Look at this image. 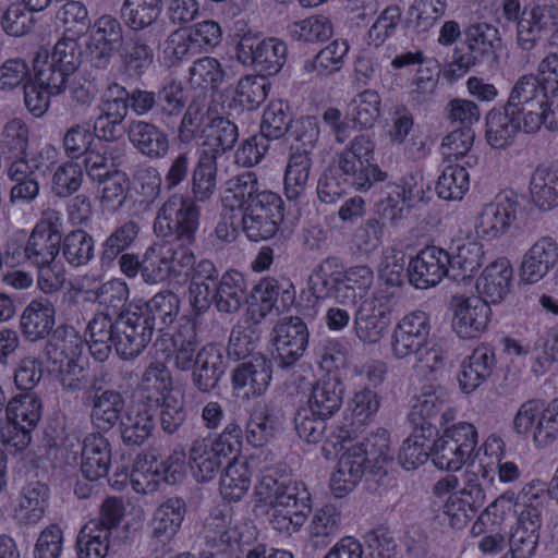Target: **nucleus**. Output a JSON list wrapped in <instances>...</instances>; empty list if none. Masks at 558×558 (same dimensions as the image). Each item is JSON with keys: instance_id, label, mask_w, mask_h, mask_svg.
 Wrapping results in <instances>:
<instances>
[{"instance_id": "11", "label": "nucleus", "mask_w": 558, "mask_h": 558, "mask_svg": "<svg viewBox=\"0 0 558 558\" xmlns=\"http://www.w3.org/2000/svg\"><path fill=\"white\" fill-rule=\"evenodd\" d=\"M310 332L306 324L298 316L284 317L272 329V357L280 368L292 367L308 345Z\"/></svg>"}, {"instance_id": "37", "label": "nucleus", "mask_w": 558, "mask_h": 558, "mask_svg": "<svg viewBox=\"0 0 558 558\" xmlns=\"http://www.w3.org/2000/svg\"><path fill=\"white\" fill-rule=\"evenodd\" d=\"M211 117L206 93L197 95L183 111L177 133L179 143L190 145L196 140L204 142L207 133L205 128Z\"/></svg>"}, {"instance_id": "33", "label": "nucleus", "mask_w": 558, "mask_h": 558, "mask_svg": "<svg viewBox=\"0 0 558 558\" xmlns=\"http://www.w3.org/2000/svg\"><path fill=\"white\" fill-rule=\"evenodd\" d=\"M111 464V447L109 440L100 433H92L83 440L82 474L88 481H97L106 476Z\"/></svg>"}, {"instance_id": "49", "label": "nucleus", "mask_w": 558, "mask_h": 558, "mask_svg": "<svg viewBox=\"0 0 558 558\" xmlns=\"http://www.w3.org/2000/svg\"><path fill=\"white\" fill-rule=\"evenodd\" d=\"M366 468L368 464L350 447L339 459L338 469L331 476L332 494L341 498L350 493L361 481Z\"/></svg>"}, {"instance_id": "21", "label": "nucleus", "mask_w": 558, "mask_h": 558, "mask_svg": "<svg viewBox=\"0 0 558 558\" xmlns=\"http://www.w3.org/2000/svg\"><path fill=\"white\" fill-rule=\"evenodd\" d=\"M247 283L244 276L238 270H228L222 274L219 283L208 295L207 305L204 308H195L196 315H203L211 305L218 313L232 315L240 311L247 300Z\"/></svg>"}, {"instance_id": "64", "label": "nucleus", "mask_w": 558, "mask_h": 558, "mask_svg": "<svg viewBox=\"0 0 558 558\" xmlns=\"http://www.w3.org/2000/svg\"><path fill=\"white\" fill-rule=\"evenodd\" d=\"M110 536L106 530H97L95 523H86L76 537L77 558H106Z\"/></svg>"}, {"instance_id": "56", "label": "nucleus", "mask_w": 558, "mask_h": 558, "mask_svg": "<svg viewBox=\"0 0 558 558\" xmlns=\"http://www.w3.org/2000/svg\"><path fill=\"white\" fill-rule=\"evenodd\" d=\"M205 525V543L209 548L203 551L201 558H235L239 544L227 529L223 520L214 519Z\"/></svg>"}, {"instance_id": "5", "label": "nucleus", "mask_w": 558, "mask_h": 558, "mask_svg": "<svg viewBox=\"0 0 558 558\" xmlns=\"http://www.w3.org/2000/svg\"><path fill=\"white\" fill-rule=\"evenodd\" d=\"M226 192L231 194L236 207L242 213L283 219L281 196L265 189L253 171H244L229 179Z\"/></svg>"}, {"instance_id": "40", "label": "nucleus", "mask_w": 558, "mask_h": 558, "mask_svg": "<svg viewBox=\"0 0 558 558\" xmlns=\"http://www.w3.org/2000/svg\"><path fill=\"white\" fill-rule=\"evenodd\" d=\"M312 165V157L307 149L300 150V147H296L290 154L283 179V191L289 201H296L305 195Z\"/></svg>"}, {"instance_id": "46", "label": "nucleus", "mask_w": 558, "mask_h": 558, "mask_svg": "<svg viewBox=\"0 0 558 558\" xmlns=\"http://www.w3.org/2000/svg\"><path fill=\"white\" fill-rule=\"evenodd\" d=\"M217 160L213 154L201 153L197 160L194 161L190 182L191 196L197 202L209 201L217 189Z\"/></svg>"}, {"instance_id": "20", "label": "nucleus", "mask_w": 558, "mask_h": 558, "mask_svg": "<svg viewBox=\"0 0 558 558\" xmlns=\"http://www.w3.org/2000/svg\"><path fill=\"white\" fill-rule=\"evenodd\" d=\"M452 328L462 339L478 337L487 327L490 318V307L481 298L453 296Z\"/></svg>"}, {"instance_id": "27", "label": "nucleus", "mask_w": 558, "mask_h": 558, "mask_svg": "<svg viewBox=\"0 0 558 558\" xmlns=\"http://www.w3.org/2000/svg\"><path fill=\"white\" fill-rule=\"evenodd\" d=\"M272 363L263 354L239 364L232 373V385L245 396H262L269 387Z\"/></svg>"}, {"instance_id": "25", "label": "nucleus", "mask_w": 558, "mask_h": 558, "mask_svg": "<svg viewBox=\"0 0 558 558\" xmlns=\"http://www.w3.org/2000/svg\"><path fill=\"white\" fill-rule=\"evenodd\" d=\"M162 37L130 34L119 54L121 70L130 78H141L154 62V48Z\"/></svg>"}, {"instance_id": "18", "label": "nucleus", "mask_w": 558, "mask_h": 558, "mask_svg": "<svg viewBox=\"0 0 558 558\" xmlns=\"http://www.w3.org/2000/svg\"><path fill=\"white\" fill-rule=\"evenodd\" d=\"M183 461L179 457L170 456L157 463L151 457L148 465L147 457H137L131 474V482L135 490L148 493L154 490L155 484L160 480L167 484L177 483L183 475Z\"/></svg>"}, {"instance_id": "1", "label": "nucleus", "mask_w": 558, "mask_h": 558, "mask_svg": "<svg viewBox=\"0 0 558 558\" xmlns=\"http://www.w3.org/2000/svg\"><path fill=\"white\" fill-rule=\"evenodd\" d=\"M157 326L138 304H130L118 319L107 315H95L87 325L88 349L98 362H105L112 349L123 360L138 356L151 341Z\"/></svg>"}, {"instance_id": "19", "label": "nucleus", "mask_w": 558, "mask_h": 558, "mask_svg": "<svg viewBox=\"0 0 558 558\" xmlns=\"http://www.w3.org/2000/svg\"><path fill=\"white\" fill-rule=\"evenodd\" d=\"M253 314L265 318L274 308H289L295 301V288L288 279L264 278L256 283L250 294Z\"/></svg>"}, {"instance_id": "43", "label": "nucleus", "mask_w": 558, "mask_h": 558, "mask_svg": "<svg viewBox=\"0 0 558 558\" xmlns=\"http://www.w3.org/2000/svg\"><path fill=\"white\" fill-rule=\"evenodd\" d=\"M529 189L534 205L541 210L558 206V167L537 166L531 175Z\"/></svg>"}, {"instance_id": "32", "label": "nucleus", "mask_w": 558, "mask_h": 558, "mask_svg": "<svg viewBox=\"0 0 558 558\" xmlns=\"http://www.w3.org/2000/svg\"><path fill=\"white\" fill-rule=\"evenodd\" d=\"M458 380L463 392L471 393L485 383L496 368L494 349L482 344L462 363Z\"/></svg>"}, {"instance_id": "10", "label": "nucleus", "mask_w": 558, "mask_h": 558, "mask_svg": "<svg viewBox=\"0 0 558 558\" xmlns=\"http://www.w3.org/2000/svg\"><path fill=\"white\" fill-rule=\"evenodd\" d=\"M558 23V0H548L536 4L530 10L524 9L517 22L515 43L525 53V62L535 60V50L542 37L548 34Z\"/></svg>"}, {"instance_id": "34", "label": "nucleus", "mask_w": 558, "mask_h": 558, "mask_svg": "<svg viewBox=\"0 0 558 558\" xmlns=\"http://www.w3.org/2000/svg\"><path fill=\"white\" fill-rule=\"evenodd\" d=\"M520 130H523L522 117L506 105L492 109L486 116L485 137L493 148L509 146Z\"/></svg>"}, {"instance_id": "15", "label": "nucleus", "mask_w": 558, "mask_h": 558, "mask_svg": "<svg viewBox=\"0 0 558 558\" xmlns=\"http://www.w3.org/2000/svg\"><path fill=\"white\" fill-rule=\"evenodd\" d=\"M543 509L533 502H526L517 523L508 533L507 543L511 558H531L534 556L542 526Z\"/></svg>"}, {"instance_id": "39", "label": "nucleus", "mask_w": 558, "mask_h": 558, "mask_svg": "<svg viewBox=\"0 0 558 558\" xmlns=\"http://www.w3.org/2000/svg\"><path fill=\"white\" fill-rule=\"evenodd\" d=\"M49 488L39 482L25 485L20 494L15 520L20 526H34L45 515L48 508Z\"/></svg>"}, {"instance_id": "55", "label": "nucleus", "mask_w": 558, "mask_h": 558, "mask_svg": "<svg viewBox=\"0 0 558 558\" xmlns=\"http://www.w3.org/2000/svg\"><path fill=\"white\" fill-rule=\"evenodd\" d=\"M351 447L368 464L371 472L375 474L383 470L384 463L391 460L389 434L384 428H378Z\"/></svg>"}, {"instance_id": "28", "label": "nucleus", "mask_w": 558, "mask_h": 558, "mask_svg": "<svg viewBox=\"0 0 558 558\" xmlns=\"http://www.w3.org/2000/svg\"><path fill=\"white\" fill-rule=\"evenodd\" d=\"M155 409L150 402L131 407L119 422L122 442L129 447L142 446L155 429Z\"/></svg>"}, {"instance_id": "47", "label": "nucleus", "mask_w": 558, "mask_h": 558, "mask_svg": "<svg viewBox=\"0 0 558 558\" xmlns=\"http://www.w3.org/2000/svg\"><path fill=\"white\" fill-rule=\"evenodd\" d=\"M222 459L210 446V438H198L189 450V464L198 483L211 481L219 472Z\"/></svg>"}, {"instance_id": "30", "label": "nucleus", "mask_w": 558, "mask_h": 558, "mask_svg": "<svg viewBox=\"0 0 558 558\" xmlns=\"http://www.w3.org/2000/svg\"><path fill=\"white\" fill-rule=\"evenodd\" d=\"M389 325L385 305L377 298L365 299L354 315L356 337L365 343H377Z\"/></svg>"}, {"instance_id": "24", "label": "nucleus", "mask_w": 558, "mask_h": 558, "mask_svg": "<svg viewBox=\"0 0 558 558\" xmlns=\"http://www.w3.org/2000/svg\"><path fill=\"white\" fill-rule=\"evenodd\" d=\"M453 411L447 402V395L441 387L428 386L415 398L410 417L416 427L428 423L442 426L453 418Z\"/></svg>"}, {"instance_id": "58", "label": "nucleus", "mask_w": 558, "mask_h": 558, "mask_svg": "<svg viewBox=\"0 0 558 558\" xmlns=\"http://www.w3.org/2000/svg\"><path fill=\"white\" fill-rule=\"evenodd\" d=\"M138 230V225L132 220L116 228L101 243L99 252L100 266L102 268H110L114 260L133 244Z\"/></svg>"}, {"instance_id": "48", "label": "nucleus", "mask_w": 558, "mask_h": 558, "mask_svg": "<svg viewBox=\"0 0 558 558\" xmlns=\"http://www.w3.org/2000/svg\"><path fill=\"white\" fill-rule=\"evenodd\" d=\"M339 268H343V263L337 256H328L315 266L308 279V288L316 299L331 298L339 303Z\"/></svg>"}, {"instance_id": "4", "label": "nucleus", "mask_w": 558, "mask_h": 558, "mask_svg": "<svg viewBox=\"0 0 558 558\" xmlns=\"http://www.w3.org/2000/svg\"><path fill=\"white\" fill-rule=\"evenodd\" d=\"M375 144L368 135L355 136L349 145L338 154L336 170L355 190L366 192L374 183L385 182L389 175L377 165L372 163Z\"/></svg>"}, {"instance_id": "7", "label": "nucleus", "mask_w": 558, "mask_h": 558, "mask_svg": "<svg viewBox=\"0 0 558 558\" xmlns=\"http://www.w3.org/2000/svg\"><path fill=\"white\" fill-rule=\"evenodd\" d=\"M463 34L466 51L456 48L452 56V65L458 66L462 73L483 62L493 64L499 61L504 40L495 25L485 22L473 23L464 28Z\"/></svg>"}, {"instance_id": "31", "label": "nucleus", "mask_w": 558, "mask_h": 558, "mask_svg": "<svg viewBox=\"0 0 558 558\" xmlns=\"http://www.w3.org/2000/svg\"><path fill=\"white\" fill-rule=\"evenodd\" d=\"M56 324V308L46 296L32 300L24 308L20 318L23 336L29 341L47 338Z\"/></svg>"}, {"instance_id": "44", "label": "nucleus", "mask_w": 558, "mask_h": 558, "mask_svg": "<svg viewBox=\"0 0 558 558\" xmlns=\"http://www.w3.org/2000/svg\"><path fill=\"white\" fill-rule=\"evenodd\" d=\"M339 304L354 305L362 299L374 281V272L367 265H355L347 269L339 268Z\"/></svg>"}, {"instance_id": "52", "label": "nucleus", "mask_w": 558, "mask_h": 558, "mask_svg": "<svg viewBox=\"0 0 558 558\" xmlns=\"http://www.w3.org/2000/svg\"><path fill=\"white\" fill-rule=\"evenodd\" d=\"M484 259L483 246L475 241H465L457 245L450 254V279L452 281L471 280L481 268Z\"/></svg>"}, {"instance_id": "3", "label": "nucleus", "mask_w": 558, "mask_h": 558, "mask_svg": "<svg viewBox=\"0 0 558 558\" xmlns=\"http://www.w3.org/2000/svg\"><path fill=\"white\" fill-rule=\"evenodd\" d=\"M201 209L186 194L173 193L158 209L154 231L167 241L194 244L199 228Z\"/></svg>"}, {"instance_id": "2", "label": "nucleus", "mask_w": 558, "mask_h": 558, "mask_svg": "<svg viewBox=\"0 0 558 558\" xmlns=\"http://www.w3.org/2000/svg\"><path fill=\"white\" fill-rule=\"evenodd\" d=\"M256 500L269 506L274 530L291 535L300 531L312 511L311 494L302 482L263 475L254 488Z\"/></svg>"}, {"instance_id": "26", "label": "nucleus", "mask_w": 558, "mask_h": 558, "mask_svg": "<svg viewBox=\"0 0 558 558\" xmlns=\"http://www.w3.org/2000/svg\"><path fill=\"white\" fill-rule=\"evenodd\" d=\"M558 263V243L551 236L538 239L524 254L520 278L526 283H536Z\"/></svg>"}, {"instance_id": "51", "label": "nucleus", "mask_w": 558, "mask_h": 558, "mask_svg": "<svg viewBox=\"0 0 558 558\" xmlns=\"http://www.w3.org/2000/svg\"><path fill=\"white\" fill-rule=\"evenodd\" d=\"M92 292L95 301L105 310L96 315H107L110 320H114L129 308L130 289L122 279H111Z\"/></svg>"}, {"instance_id": "36", "label": "nucleus", "mask_w": 558, "mask_h": 558, "mask_svg": "<svg viewBox=\"0 0 558 558\" xmlns=\"http://www.w3.org/2000/svg\"><path fill=\"white\" fill-rule=\"evenodd\" d=\"M344 387L336 376L319 379L312 387L303 409L320 417L330 418L340 408Z\"/></svg>"}, {"instance_id": "45", "label": "nucleus", "mask_w": 558, "mask_h": 558, "mask_svg": "<svg viewBox=\"0 0 558 558\" xmlns=\"http://www.w3.org/2000/svg\"><path fill=\"white\" fill-rule=\"evenodd\" d=\"M189 286V301L193 308H204L208 302V295L219 283L220 276L216 265L210 259L194 262Z\"/></svg>"}, {"instance_id": "9", "label": "nucleus", "mask_w": 558, "mask_h": 558, "mask_svg": "<svg viewBox=\"0 0 558 558\" xmlns=\"http://www.w3.org/2000/svg\"><path fill=\"white\" fill-rule=\"evenodd\" d=\"M477 445V432L474 425L460 422L433 438L430 458L436 468L446 471H458L471 458Z\"/></svg>"}, {"instance_id": "60", "label": "nucleus", "mask_w": 558, "mask_h": 558, "mask_svg": "<svg viewBox=\"0 0 558 558\" xmlns=\"http://www.w3.org/2000/svg\"><path fill=\"white\" fill-rule=\"evenodd\" d=\"M142 390L147 393L144 402L153 404L161 401V398L173 396L172 376L165 363L151 362L143 373Z\"/></svg>"}, {"instance_id": "8", "label": "nucleus", "mask_w": 558, "mask_h": 558, "mask_svg": "<svg viewBox=\"0 0 558 558\" xmlns=\"http://www.w3.org/2000/svg\"><path fill=\"white\" fill-rule=\"evenodd\" d=\"M236 60L263 75H275L283 68L288 57L287 44L277 37H263L247 32L235 46Z\"/></svg>"}, {"instance_id": "41", "label": "nucleus", "mask_w": 558, "mask_h": 558, "mask_svg": "<svg viewBox=\"0 0 558 558\" xmlns=\"http://www.w3.org/2000/svg\"><path fill=\"white\" fill-rule=\"evenodd\" d=\"M205 130L207 133L202 142V151L213 154L216 158L232 150L239 141V128L228 117L213 114Z\"/></svg>"}, {"instance_id": "35", "label": "nucleus", "mask_w": 558, "mask_h": 558, "mask_svg": "<svg viewBox=\"0 0 558 558\" xmlns=\"http://www.w3.org/2000/svg\"><path fill=\"white\" fill-rule=\"evenodd\" d=\"M513 276L507 258H500L488 265L476 282L481 299L487 305L500 303L510 292Z\"/></svg>"}, {"instance_id": "23", "label": "nucleus", "mask_w": 558, "mask_h": 558, "mask_svg": "<svg viewBox=\"0 0 558 558\" xmlns=\"http://www.w3.org/2000/svg\"><path fill=\"white\" fill-rule=\"evenodd\" d=\"M126 133L132 146L148 159H162L170 150L168 134L153 121L130 120Z\"/></svg>"}, {"instance_id": "53", "label": "nucleus", "mask_w": 558, "mask_h": 558, "mask_svg": "<svg viewBox=\"0 0 558 558\" xmlns=\"http://www.w3.org/2000/svg\"><path fill=\"white\" fill-rule=\"evenodd\" d=\"M294 122L293 112L288 102L272 100L265 108L259 126V134L268 142L283 138Z\"/></svg>"}, {"instance_id": "38", "label": "nucleus", "mask_w": 558, "mask_h": 558, "mask_svg": "<svg viewBox=\"0 0 558 558\" xmlns=\"http://www.w3.org/2000/svg\"><path fill=\"white\" fill-rule=\"evenodd\" d=\"M437 435L438 429L430 423L415 427L399 450L398 460L401 466L411 471L424 464L430 457V442Z\"/></svg>"}, {"instance_id": "13", "label": "nucleus", "mask_w": 558, "mask_h": 558, "mask_svg": "<svg viewBox=\"0 0 558 558\" xmlns=\"http://www.w3.org/2000/svg\"><path fill=\"white\" fill-rule=\"evenodd\" d=\"M550 92L537 75L525 74L518 78L511 88L506 106L520 114L523 120V131H532L538 123L537 110L546 104Z\"/></svg>"}, {"instance_id": "6", "label": "nucleus", "mask_w": 558, "mask_h": 558, "mask_svg": "<svg viewBox=\"0 0 558 558\" xmlns=\"http://www.w3.org/2000/svg\"><path fill=\"white\" fill-rule=\"evenodd\" d=\"M62 219L56 210L45 211L31 232L25 245L12 252V258L32 266L53 264L61 250Z\"/></svg>"}, {"instance_id": "16", "label": "nucleus", "mask_w": 558, "mask_h": 558, "mask_svg": "<svg viewBox=\"0 0 558 558\" xmlns=\"http://www.w3.org/2000/svg\"><path fill=\"white\" fill-rule=\"evenodd\" d=\"M161 0H124L120 19L133 35L163 37V23L159 20Z\"/></svg>"}, {"instance_id": "22", "label": "nucleus", "mask_w": 558, "mask_h": 558, "mask_svg": "<svg viewBox=\"0 0 558 558\" xmlns=\"http://www.w3.org/2000/svg\"><path fill=\"white\" fill-rule=\"evenodd\" d=\"M227 371L225 350L216 343H207L196 353V363L192 368L191 380L201 392H211L218 388Z\"/></svg>"}, {"instance_id": "54", "label": "nucleus", "mask_w": 558, "mask_h": 558, "mask_svg": "<svg viewBox=\"0 0 558 558\" xmlns=\"http://www.w3.org/2000/svg\"><path fill=\"white\" fill-rule=\"evenodd\" d=\"M158 120L167 122L182 116L187 106V95L182 82L166 80L156 90Z\"/></svg>"}, {"instance_id": "62", "label": "nucleus", "mask_w": 558, "mask_h": 558, "mask_svg": "<svg viewBox=\"0 0 558 558\" xmlns=\"http://www.w3.org/2000/svg\"><path fill=\"white\" fill-rule=\"evenodd\" d=\"M251 485L250 472L244 462H228L219 483L220 494L228 501H239Z\"/></svg>"}, {"instance_id": "61", "label": "nucleus", "mask_w": 558, "mask_h": 558, "mask_svg": "<svg viewBox=\"0 0 558 558\" xmlns=\"http://www.w3.org/2000/svg\"><path fill=\"white\" fill-rule=\"evenodd\" d=\"M148 314L151 323H154L158 331H162L170 326L179 312V299L172 291L166 290L155 294L150 300L143 304H138Z\"/></svg>"}, {"instance_id": "42", "label": "nucleus", "mask_w": 558, "mask_h": 558, "mask_svg": "<svg viewBox=\"0 0 558 558\" xmlns=\"http://www.w3.org/2000/svg\"><path fill=\"white\" fill-rule=\"evenodd\" d=\"M278 417L266 401L254 403L245 426L246 441L253 447H263L275 437Z\"/></svg>"}, {"instance_id": "50", "label": "nucleus", "mask_w": 558, "mask_h": 558, "mask_svg": "<svg viewBox=\"0 0 558 558\" xmlns=\"http://www.w3.org/2000/svg\"><path fill=\"white\" fill-rule=\"evenodd\" d=\"M125 400L121 392L106 389L90 403V420L101 430H110L122 417Z\"/></svg>"}, {"instance_id": "57", "label": "nucleus", "mask_w": 558, "mask_h": 558, "mask_svg": "<svg viewBox=\"0 0 558 558\" xmlns=\"http://www.w3.org/2000/svg\"><path fill=\"white\" fill-rule=\"evenodd\" d=\"M64 259L72 267L87 265L95 257L94 238L83 229L61 235V250Z\"/></svg>"}, {"instance_id": "59", "label": "nucleus", "mask_w": 558, "mask_h": 558, "mask_svg": "<svg viewBox=\"0 0 558 558\" xmlns=\"http://www.w3.org/2000/svg\"><path fill=\"white\" fill-rule=\"evenodd\" d=\"M43 415L41 400L35 392L16 395L5 408L7 420H12L35 429Z\"/></svg>"}, {"instance_id": "29", "label": "nucleus", "mask_w": 558, "mask_h": 558, "mask_svg": "<svg viewBox=\"0 0 558 558\" xmlns=\"http://www.w3.org/2000/svg\"><path fill=\"white\" fill-rule=\"evenodd\" d=\"M186 513V504L183 498L170 497L156 509L153 520L154 547L160 543L165 549L178 534Z\"/></svg>"}, {"instance_id": "14", "label": "nucleus", "mask_w": 558, "mask_h": 558, "mask_svg": "<svg viewBox=\"0 0 558 558\" xmlns=\"http://www.w3.org/2000/svg\"><path fill=\"white\" fill-rule=\"evenodd\" d=\"M450 254L437 246H427L408 263L409 282L416 289L436 287L444 277L450 279Z\"/></svg>"}, {"instance_id": "17", "label": "nucleus", "mask_w": 558, "mask_h": 558, "mask_svg": "<svg viewBox=\"0 0 558 558\" xmlns=\"http://www.w3.org/2000/svg\"><path fill=\"white\" fill-rule=\"evenodd\" d=\"M519 202L507 194H498L494 202L486 204L476 220L475 230L480 238L494 240L506 233L517 219Z\"/></svg>"}, {"instance_id": "63", "label": "nucleus", "mask_w": 558, "mask_h": 558, "mask_svg": "<svg viewBox=\"0 0 558 558\" xmlns=\"http://www.w3.org/2000/svg\"><path fill=\"white\" fill-rule=\"evenodd\" d=\"M260 333L258 322L246 326H234L229 337L228 356L239 361L252 355L260 342Z\"/></svg>"}, {"instance_id": "12", "label": "nucleus", "mask_w": 558, "mask_h": 558, "mask_svg": "<svg viewBox=\"0 0 558 558\" xmlns=\"http://www.w3.org/2000/svg\"><path fill=\"white\" fill-rule=\"evenodd\" d=\"M432 324L430 316L424 311L416 310L404 315L395 327L391 350L396 359H407L428 344Z\"/></svg>"}]
</instances>
